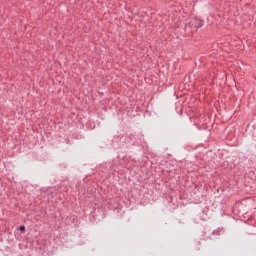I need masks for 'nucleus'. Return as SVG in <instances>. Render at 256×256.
Masks as SVG:
<instances>
[{"instance_id":"nucleus-1","label":"nucleus","mask_w":256,"mask_h":256,"mask_svg":"<svg viewBox=\"0 0 256 256\" xmlns=\"http://www.w3.org/2000/svg\"><path fill=\"white\" fill-rule=\"evenodd\" d=\"M191 22V25L193 28L197 31V29H201L203 25H205V20L198 18V17H193L192 19L189 20Z\"/></svg>"},{"instance_id":"nucleus-2","label":"nucleus","mask_w":256,"mask_h":256,"mask_svg":"<svg viewBox=\"0 0 256 256\" xmlns=\"http://www.w3.org/2000/svg\"><path fill=\"white\" fill-rule=\"evenodd\" d=\"M196 32L197 30L190 21L184 25V37H191V35Z\"/></svg>"},{"instance_id":"nucleus-3","label":"nucleus","mask_w":256,"mask_h":256,"mask_svg":"<svg viewBox=\"0 0 256 256\" xmlns=\"http://www.w3.org/2000/svg\"><path fill=\"white\" fill-rule=\"evenodd\" d=\"M212 235H214L215 237H221V235H225V228L219 227L215 229L214 231H212Z\"/></svg>"},{"instance_id":"nucleus-4","label":"nucleus","mask_w":256,"mask_h":256,"mask_svg":"<svg viewBox=\"0 0 256 256\" xmlns=\"http://www.w3.org/2000/svg\"><path fill=\"white\" fill-rule=\"evenodd\" d=\"M18 229H19L20 233H25V231H26L25 225H21Z\"/></svg>"},{"instance_id":"nucleus-5","label":"nucleus","mask_w":256,"mask_h":256,"mask_svg":"<svg viewBox=\"0 0 256 256\" xmlns=\"http://www.w3.org/2000/svg\"><path fill=\"white\" fill-rule=\"evenodd\" d=\"M117 139H119V136H116V137L113 138V143H115V141L117 143Z\"/></svg>"},{"instance_id":"nucleus-6","label":"nucleus","mask_w":256,"mask_h":256,"mask_svg":"<svg viewBox=\"0 0 256 256\" xmlns=\"http://www.w3.org/2000/svg\"><path fill=\"white\" fill-rule=\"evenodd\" d=\"M196 244H197V245H201V242L198 241V242H196Z\"/></svg>"}]
</instances>
